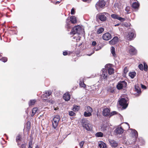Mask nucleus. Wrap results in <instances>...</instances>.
<instances>
[{
  "label": "nucleus",
  "instance_id": "nucleus-54",
  "mask_svg": "<svg viewBox=\"0 0 148 148\" xmlns=\"http://www.w3.org/2000/svg\"><path fill=\"white\" fill-rule=\"evenodd\" d=\"M125 123L127 125V126H128V128H130L129 125L128 124V123Z\"/></svg>",
  "mask_w": 148,
  "mask_h": 148
},
{
  "label": "nucleus",
  "instance_id": "nucleus-55",
  "mask_svg": "<svg viewBox=\"0 0 148 148\" xmlns=\"http://www.w3.org/2000/svg\"><path fill=\"white\" fill-rule=\"evenodd\" d=\"M67 27L68 28H70V27H69V26L68 25H67V26L66 27Z\"/></svg>",
  "mask_w": 148,
  "mask_h": 148
},
{
  "label": "nucleus",
  "instance_id": "nucleus-14",
  "mask_svg": "<svg viewBox=\"0 0 148 148\" xmlns=\"http://www.w3.org/2000/svg\"><path fill=\"white\" fill-rule=\"evenodd\" d=\"M118 37H115L109 41V43L111 45H114L117 43L118 41Z\"/></svg>",
  "mask_w": 148,
  "mask_h": 148
},
{
  "label": "nucleus",
  "instance_id": "nucleus-3",
  "mask_svg": "<svg viewBox=\"0 0 148 148\" xmlns=\"http://www.w3.org/2000/svg\"><path fill=\"white\" fill-rule=\"evenodd\" d=\"M108 14L106 12L100 13L97 15L98 18L99 20L103 22L105 21L107 19L106 16H107Z\"/></svg>",
  "mask_w": 148,
  "mask_h": 148
},
{
  "label": "nucleus",
  "instance_id": "nucleus-26",
  "mask_svg": "<svg viewBox=\"0 0 148 148\" xmlns=\"http://www.w3.org/2000/svg\"><path fill=\"white\" fill-rule=\"evenodd\" d=\"M36 102V100L35 99L30 100L29 103V106L34 105Z\"/></svg>",
  "mask_w": 148,
  "mask_h": 148
},
{
  "label": "nucleus",
  "instance_id": "nucleus-48",
  "mask_svg": "<svg viewBox=\"0 0 148 148\" xmlns=\"http://www.w3.org/2000/svg\"><path fill=\"white\" fill-rule=\"evenodd\" d=\"M63 55L64 56H66L67 55V52L66 51L64 52H63Z\"/></svg>",
  "mask_w": 148,
  "mask_h": 148
},
{
  "label": "nucleus",
  "instance_id": "nucleus-57",
  "mask_svg": "<svg viewBox=\"0 0 148 148\" xmlns=\"http://www.w3.org/2000/svg\"><path fill=\"white\" fill-rule=\"evenodd\" d=\"M94 53V51H93V53H91L90 54V55H88V56H91L92 54L93 53Z\"/></svg>",
  "mask_w": 148,
  "mask_h": 148
},
{
  "label": "nucleus",
  "instance_id": "nucleus-39",
  "mask_svg": "<svg viewBox=\"0 0 148 148\" xmlns=\"http://www.w3.org/2000/svg\"><path fill=\"white\" fill-rule=\"evenodd\" d=\"M144 69L145 71H147V64H145V63H144Z\"/></svg>",
  "mask_w": 148,
  "mask_h": 148
},
{
  "label": "nucleus",
  "instance_id": "nucleus-50",
  "mask_svg": "<svg viewBox=\"0 0 148 148\" xmlns=\"http://www.w3.org/2000/svg\"><path fill=\"white\" fill-rule=\"evenodd\" d=\"M141 87H142V88H143L145 89L146 88V86H145L143 85H142Z\"/></svg>",
  "mask_w": 148,
  "mask_h": 148
},
{
  "label": "nucleus",
  "instance_id": "nucleus-53",
  "mask_svg": "<svg viewBox=\"0 0 148 148\" xmlns=\"http://www.w3.org/2000/svg\"><path fill=\"white\" fill-rule=\"evenodd\" d=\"M31 145H30V143H29V148H32V147L31 146Z\"/></svg>",
  "mask_w": 148,
  "mask_h": 148
},
{
  "label": "nucleus",
  "instance_id": "nucleus-43",
  "mask_svg": "<svg viewBox=\"0 0 148 148\" xmlns=\"http://www.w3.org/2000/svg\"><path fill=\"white\" fill-rule=\"evenodd\" d=\"M75 10L74 8H73L71 10V14H74L75 13Z\"/></svg>",
  "mask_w": 148,
  "mask_h": 148
},
{
  "label": "nucleus",
  "instance_id": "nucleus-60",
  "mask_svg": "<svg viewBox=\"0 0 148 148\" xmlns=\"http://www.w3.org/2000/svg\"><path fill=\"white\" fill-rule=\"evenodd\" d=\"M95 50L96 51H97L98 50V49H96L95 48Z\"/></svg>",
  "mask_w": 148,
  "mask_h": 148
},
{
  "label": "nucleus",
  "instance_id": "nucleus-10",
  "mask_svg": "<svg viewBox=\"0 0 148 148\" xmlns=\"http://www.w3.org/2000/svg\"><path fill=\"white\" fill-rule=\"evenodd\" d=\"M111 16L114 19H116L119 20L121 22H123L125 20V18L120 17L119 15L116 14H113L111 15Z\"/></svg>",
  "mask_w": 148,
  "mask_h": 148
},
{
  "label": "nucleus",
  "instance_id": "nucleus-46",
  "mask_svg": "<svg viewBox=\"0 0 148 148\" xmlns=\"http://www.w3.org/2000/svg\"><path fill=\"white\" fill-rule=\"evenodd\" d=\"M106 127H102L101 128V129L103 131H104L106 130Z\"/></svg>",
  "mask_w": 148,
  "mask_h": 148
},
{
  "label": "nucleus",
  "instance_id": "nucleus-59",
  "mask_svg": "<svg viewBox=\"0 0 148 148\" xmlns=\"http://www.w3.org/2000/svg\"><path fill=\"white\" fill-rule=\"evenodd\" d=\"M57 109H58V108H55L54 109V110H57Z\"/></svg>",
  "mask_w": 148,
  "mask_h": 148
},
{
  "label": "nucleus",
  "instance_id": "nucleus-12",
  "mask_svg": "<svg viewBox=\"0 0 148 148\" xmlns=\"http://www.w3.org/2000/svg\"><path fill=\"white\" fill-rule=\"evenodd\" d=\"M109 142L112 147H116L117 146V143L116 141L113 140L109 139Z\"/></svg>",
  "mask_w": 148,
  "mask_h": 148
},
{
  "label": "nucleus",
  "instance_id": "nucleus-5",
  "mask_svg": "<svg viewBox=\"0 0 148 148\" xmlns=\"http://www.w3.org/2000/svg\"><path fill=\"white\" fill-rule=\"evenodd\" d=\"M103 115L105 116H111L115 114H116V112L113 111L112 112L110 113V110L108 108H105L103 109Z\"/></svg>",
  "mask_w": 148,
  "mask_h": 148
},
{
  "label": "nucleus",
  "instance_id": "nucleus-23",
  "mask_svg": "<svg viewBox=\"0 0 148 148\" xmlns=\"http://www.w3.org/2000/svg\"><path fill=\"white\" fill-rule=\"evenodd\" d=\"M16 141L18 145H19V142L21 141V136L20 135H18L17 136Z\"/></svg>",
  "mask_w": 148,
  "mask_h": 148
},
{
  "label": "nucleus",
  "instance_id": "nucleus-40",
  "mask_svg": "<svg viewBox=\"0 0 148 148\" xmlns=\"http://www.w3.org/2000/svg\"><path fill=\"white\" fill-rule=\"evenodd\" d=\"M84 143V142L83 141L80 142L79 143V145L80 147V148H82L83 145Z\"/></svg>",
  "mask_w": 148,
  "mask_h": 148
},
{
  "label": "nucleus",
  "instance_id": "nucleus-15",
  "mask_svg": "<svg viewBox=\"0 0 148 148\" xmlns=\"http://www.w3.org/2000/svg\"><path fill=\"white\" fill-rule=\"evenodd\" d=\"M129 50L130 53L132 55H134L136 53V50L132 46H130Z\"/></svg>",
  "mask_w": 148,
  "mask_h": 148
},
{
  "label": "nucleus",
  "instance_id": "nucleus-25",
  "mask_svg": "<svg viewBox=\"0 0 148 148\" xmlns=\"http://www.w3.org/2000/svg\"><path fill=\"white\" fill-rule=\"evenodd\" d=\"M114 70L111 67H110L108 69V73L110 75H111L112 74L114 73Z\"/></svg>",
  "mask_w": 148,
  "mask_h": 148
},
{
  "label": "nucleus",
  "instance_id": "nucleus-20",
  "mask_svg": "<svg viewBox=\"0 0 148 148\" xmlns=\"http://www.w3.org/2000/svg\"><path fill=\"white\" fill-rule=\"evenodd\" d=\"M70 21L72 23H76L77 20L76 17L73 16H71L70 17Z\"/></svg>",
  "mask_w": 148,
  "mask_h": 148
},
{
  "label": "nucleus",
  "instance_id": "nucleus-42",
  "mask_svg": "<svg viewBox=\"0 0 148 148\" xmlns=\"http://www.w3.org/2000/svg\"><path fill=\"white\" fill-rule=\"evenodd\" d=\"M128 71V69L127 67H125L124 69V72L125 74H126Z\"/></svg>",
  "mask_w": 148,
  "mask_h": 148
},
{
  "label": "nucleus",
  "instance_id": "nucleus-16",
  "mask_svg": "<svg viewBox=\"0 0 148 148\" xmlns=\"http://www.w3.org/2000/svg\"><path fill=\"white\" fill-rule=\"evenodd\" d=\"M124 130L121 127H118L115 130V132L117 134H121L123 133Z\"/></svg>",
  "mask_w": 148,
  "mask_h": 148
},
{
  "label": "nucleus",
  "instance_id": "nucleus-47",
  "mask_svg": "<svg viewBox=\"0 0 148 148\" xmlns=\"http://www.w3.org/2000/svg\"><path fill=\"white\" fill-rule=\"evenodd\" d=\"M130 24L127 23H125L124 24V25L126 27H128L129 26Z\"/></svg>",
  "mask_w": 148,
  "mask_h": 148
},
{
  "label": "nucleus",
  "instance_id": "nucleus-32",
  "mask_svg": "<svg viewBox=\"0 0 148 148\" xmlns=\"http://www.w3.org/2000/svg\"><path fill=\"white\" fill-rule=\"evenodd\" d=\"M51 92L50 91H46L44 95L45 96L46 98H47L51 94Z\"/></svg>",
  "mask_w": 148,
  "mask_h": 148
},
{
  "label": "nucleus",
  "instance_id": "nucleus-30",
  "mask_svg": "<svg viewBox=\"0 0 148 148\" xmlns=\"http://www.w3.org/2000/svg\"><path fill=\"white\" fill-rule=\"evenodd\" d=\"M132 132L133 134H134V138L135 139L138 136V132H137L134 130H132Z\"/></svg>",
  "mask_w": 148,
  "mask_h": 148
},
{
  "label": "nucleus",
  "instance_id": "nucleus-61",
  "mask_svg": "<svg viewBox=\"0 0 148 148\" xmlns=\"http://www.w3.org/2000/svg\"><path fill=\"white\" fill-rule=\"evenodd\" d=\"M120 148H122V147H120Z\"/></svg>",
  "mask_w": 148,
  "mask_h": 148
},
{
  "label": "nucleus",
  "instance_id": "nucleus-24",
  "mask_svg": "<svg viewBox=\"0 0 148 148\" xmlns=\"http://www.w3.org/2000/svg\"><path fill=\"white\" fill-rule=\"evenodd\" d=\"M86 110L88 112L91 113L92 112V109L90 107L87 106H86Z\"/></svg>",
  "mask_w": 148,
  "mask_h": 148
},
{
  "label": "nucleus",
  "instance_id": "nucleus-34",
  "mask_svg": "<svg viewBox=\"0 0 148 148\" xmlns=\"http://www.w3.org/2000/svg\"><path fill=\"white\" fill-rule=\"evenodd\" d=\"M135 89L136 90V91L138 93H139L140 92V88H139L138 86H135Z\"/></svg>",
  "mask_w": 148,
  "mask_h": 148
},
{
  "label": "nucleus",
  "instance_id": "nucleus-29",
  "mask_svg": "<svg viewBox=\"0 0 148 148\" xmlns=\"http://www.w3.org/2000/svg\"><path fill=\"white\" fill-rule=\"evenodd\" d=\"M103 135V134L102 133L99 132L95 134V136L97 137H102Z\"/></svg>",
  "mask_w": 148,
  "mask_h": 148
},
{
  "label": "nucleus",
  "instance_id": "nucleus-51",
  "mask_svg": "<svg viewBox=\"0 0 148 148\" xmlns=\"http://www.w3.org/2000/svg\"><path fill=\"white\" fill-rule=\"evenodd\" d=\"M60 3V1H56V3H55V4H58L59 3Z\"/></svg>",
  "mask_w": 148,
  "mask_h": 148
},
{
  "label": "nucleus",
  "instance_id": "nucleus-56",
  "mask_svg": "<svg viewBox=\"0 0 148 148\" xmlns=\"http://www.w3.org/2000/svg\"><path fill=\"white\" fill-rule=\"evenodd\" d=\"M21 141L19 142V145H18L19 147H20V145H21Z\"/></svg>",
  "mask_w": 148,
  "mask_h": 148
},
{
  "label": "nucleus",
  "instance_id": "nucleus-44",
  "mask_svg": "<svg viewBox=\"0 0 148 148\" xmlns=\"http://www.w3.org/2000/svg\"><path fill=\"white\" fill-rule=\"evenodd\" d=\"M20 148H25L26 147V144H22L21 145L20 147Z\"/></svg>",
  "mask_w": 148,
  "mask_h": 148
},
{
  "label": "nucleus",
  "instance_id": "nucleus-33",
  "mask_svg": "<svg viewBox=\"0 0 148 148\" xmlns=\"http://www.w3.org/2000/svg\"><path fill=\"white\" fill-rule=\"evenodd\" d=\"M92 115L91 113L88 112H85L84 113V115L85 117L90 116Z\"/></svg>",
  "mask_w": 148,
  "mask_h": 148
},
{
  "label": "nucleus",
  "instance_id": "nucleus-17",
  "mask_svg": "<svg viewBox=\"0 0 148 148\" xmlns=\"http://www.w3.org/2000/svg\"><path fill=\"white\" fill-rule=\"evenodd\" d=\"M63 98L65 101H68L70 99V95L69 93H66L64 95Z\"/></svg>",
  "mask_w": 148,
  "mask_h": 148
},
{
  "label": "nucleus",
  "instance_id": "nucleus-6",
  "mask_svg": "<svg viewBox=\"0 0 148 148\" xmlns=\"http://www.w3.org/2000/svg\"><path fill=\"white\" fill-rule=\"evenodd\" d=\"M81 28V27L79 25L74 27L72 29L71 32L70 33V34L71 35L76 34H80Z\"/></svg>",
  "mask_w": 148,
  "mask_h": 148
},
{
  "label": "nucleus",
  "instance_id": "nucleus-13",
  "mask_svg": "<svg viewBox=\"0 0 148 148\" xmlns=\"http://www.w3.org/2000/svg\"><path fill=\"white\" fill-rule=\"evenodd\" d=\"M102 73L101 75V77H103L104 79H107V74L106 69H103L102 70Z\"/></svg>",
  "mask_w": 148,
  "mask_h": 148
},
{
  "label": "nucleus",
  "instance_id": "nucleus-21",
  "mask_svg": "<svg viewBox=\"0 0 148 148\" xmlns=\"http://www.w3.org/2000/svg\"><path fill=\"white\" fill-rule=\"evenodd\" d=\"M38 109L37 108H33L32 110L31 116H33L34 115V114H36V112L38 111Z\"/></svg>",
  "mask_w": 148,
  "mask_h": 148
},
{
  "label": "nucleus",
  "instance_id": "nucleus-1",
  "mask_svg": "<svg viewBox=\"0 0 148 148\" xmlns=\"http://www.w3.org/2000/svg\"><path fill=\"white\" fill-rule=\"evenodd\" d=\"M83 127L88 131H90L92 130L91 124L89 121L85 119H83L82 121Z\"/></svg>",
  "mask_w": 148,
  "mask_h": 148
},
{
  "label": "nucleus",
  "instance_id": "nucleus-7",
  "mask_svg": "<svg viewBox=\"0 0 148 148\" xmlns=\"http://www.w3.org/2000/svg\"><path fill=\"white\" fill-rule=\"evenodd\" d=\"M127 86V83L125 81H122L119 82L117 85V88L119 90L123 88H124Z\"/></svg>",
  "mask_w": 148,
  "mask_h": 148
},
{
  "label": "nucleus",
  "instance_id": "nucleus-11",
  "mask_svg": "<svg viewBox=\"0 0 148 148\" xmlns=\"http://www.w3.org/2000/svg\"><path fill=\"white\" fill-rule=\"evenodd\" d=\"M102 37L104 40H107L110 39L111 38V36L110 33H106L103 35Z\"/></svg>",
  "mask_w": 148,
  "mask_h": 148
},
{
  "label": "nucleus",
  "instance_id": "nucleus-22",
  "mask_svg": "<svg viewBox=\"0 0 148 148\" xmlns=\"http://www.w3.org/2000/svg\"><path fill=\"white\" fill-rule=\"evenodd\" d=\"M111 52L112 55L114 57L116 56V55L115 54V49L113 47H112L111 49Z\"/></svg>",
  "mask_w": 148,
  "mask_h": 148
},
{
  "label": "nucleus",
  "instance_id": "nucleus-31",
  "mask_svg": "<svg viewBox=\"0 0 148 148\" xmlns=\"http://www.w3.org/2000/svg\"><path fill=\"white\" fill-rule=\"evenodd\" d=\"M104 30V29L102 27H100L97 30V33L100 34L102 33Z\"/></svg>",
  "mask_w": 148,
  "mask_h": 148
},
{
  "label": "nucleus",
  "instance_id": "nucleus-37",
  "mask_svg": "<svg viewBox=\"0 0 148 148\" xmlns=\"http://www.w3.org/2000/svg\"><path fill=\"white\" fill-rule=\"evenodd\" d=\"M0 60L3 62H5L7 60V58L6 57H3L1 58L0 59Z\"/></svg>",
  "mask_w": 148,
  "mask_h": 148
},
{
  "label": "nucleus",
  "instance_id": "nucleus-38",
  "mask_svg": "<svg viewBox=\"0 0 148 148\" xmlns=\"http://www.w3.org/2000/svg\"><path fill=\"white\" fill-rule=\"evenodd\" d=\"M69 115L71 116H73L75 115V113L73 111H70L69 112Z\"/></svg>",
  "mask_w": 148,
  "mask_h": 148
},
{
  "label": "nucleus",
  "instance_id": "nucleus-8",
  "mask_svg": "<svg viewBox=\"0 0 148 148\" xmlns=\"http://www.w3.org/2000/svg\"><path fill=\"white\" fill-rule=\"evenodd\" d=\"M106 5V3L104 1H100L97 2L95 5V7L97 9L99 7L101 8L103 7Z\"/></svg>",
  "mask_w": 148,
  "mask_h": 148
},
{
  "label": "nucleus",
  "instance_id": "nucleus-9",
  "mask_svg": "<svg viewBox=\"0 0 148 148\" xmlns=\"http://www.w3.org/2000/svg\"><path fill=\"white\" fill-rule=\"evenodd\" d=\"M135 36L134 30H132L129 33L127 36V38L128 40H131L132 38H135Z\"/></svg>",
  "mask_w": 148,
  "mask_h": 148
},
{
  "label": "nucleus",
  "instance_id": "nucleus-27",
  "mask_svg": "<svg viewBox=\"0 0 148 148\" xmlns=\"http://www.w3.org/2000/svg\"><path fill=\"white\" fill-rule=\"evenodd\" d=\"M136 73L135 72H130L129 74V76L132 78H134L135 76Z\"/></svg>",
  "mask_w": 148,
  "mask_h": 148
},
{
  "label": "nucleus",
  "instance_id": "nucleus-4",
  "mask_svg": "<svg viewBox=\"0 0 148 148\" xmlns=\"http://www.w3.org/2000/svg\"><path fill=\"white\" fill-rule=\"evenodd\" d=\"M60 119V116L58 115L54 117L52 122V125L54 128H56L57 126Z\"/></svg>",
  "mask_w": 148,
  "mask_h": 148
},
{
  "label": "nucleus",
  "instance_id": "nucleus-19",
  "mask_svg": "<svg viewBox=\"0 0 148 148\" xmlns=\"http://www.w3.org/2000/svg\"><path fill=\"white\" fill-rule=\"evenodd\" d=\"M139 6V4L138 2H135L132 4V7L134 9H138Z\"/></svg>",
  "mask_w": 148,
  "mask_h": 148
},
{
  "label": "nucleus",
  "instance_id": "nucleus-36",
  "mask_svg": "<svg viewBox=\"0 0 148 148\" xmlns=\"http://www.w3.org/2000/svg\"><path fill=\"white\" fill-rule=\"evenodd\" d=\"M125 10L126 12V13H129L130 11V7L129 6L126 7L125 8Z\"/></svg>",
  "mask_w": 148,
  "mask_h": 148
},
{
  "label": "nucleus",
  "instance_id": "nucleus-41",
  "mask_svg": "<svg viewBox=\"0 0 148 148\" xmlns=\"http://www.w3.org/2000/svg\"><path fill=\"white\" fill-rule=\"evenodd\" d=\"M138 67L141 70H143V66L142 64H139L138 66Z\"/></svg>",
  "mask_w": 148,
  "mask_h": 148
},
{
  "label": "nucleus",
  "instance_id": "nucleus-2",
  "mask_svg": "<svg viewBox=\"0 0 148 148\" xmlns=\"http://www.w3.org/2000/svg\"><path fill=\"white\" fill-rule=\"evenodd\" d=\"M128 99L127 97H126L124 98H121L119 101V104L124 109H125L127 106L128 105Z\"/></svg>",
  "mask_w": 148,
  "mask_h": 148
},
{
  "label": "nucleus",
  "instance_id": "nucleus-45",
  "mask_svg": "<svg viewBox=\"0 0 148 148\" xmlns=\"http://www.w3.org/2000/svg\"><path fill=\"white\" fill-rule=\"evenodd\" d=\"M96 44V42L95 41H93L92 43V45L93 46H95Z\"/></svg>",
  "mask_w": 148,
  "mask_h": 148
},
{
  "label": "nucleus",
  "instance_id": "nucleus-35",
  "mask_svg": "<svg viewBox=\"0 0 148 148\" xmlns=\"http://www.w3.org/2000/svg\"><path fill=\"white\" fill-rule=\"evenodd\" d=\"M79 85L80 86L83 87V88H85L86 87V85L84 83L81 81H80L79 82Z\"/></svg>",
  "mask_w": 148,
  "mask_h": 148
},
{
  "label": "nucleus",
  "instance_id": "nucleus-49",
  "mask_svg": "<svg viewBox=\"0 0 148 148\" xmlns=\"http://www.w3.org/2000/svg\"><path fill=\"white\" fill-rule=\"evenodd\" d=\"M83 1L85 2H90L89 0H82Z\"/></svg>",
  "mask_w": 148,
  "mask_h": 148
},
{
  "label": "nucleus",
  "instance_id": "nucleus-58",
  "mask_svg": "<svg viewBox=\"0 0 148 148\" xmlns=\"http://www.w3.org/2000/svg\"><path fill=\"white\" fill-rule=\"evenodd\" d=\"M36 148H39V147L38 146V145H37L36 147Z\"/></svg>",
  "mask_w": 148,
  "mask_h": 148
},
{
  "label": "nucleus",
  "instance_id": "nucleus-18",
  "mask_svg": "<svg viewBox=\"0 0 148 148\" xmlns=\"http://www.w3.org/2000/svg\"><path fill=\"white\" fill-rule=\"evenodd\" d=\"M99 147L100 148H107L106 145L103 142L99 143Z\"/></svg>",
  "mask_w": 148,
  "mask_h": 148
},
{
  "label": "nucleus",
  "instance_id": "nucleus-52",
  "mask_svg": "<svg viewBox=\"0 0 148 148\" xmlns=\"http://www.w3.org/2000/svg\"><path fill=\"white\" fill-rule=\"evenodd\" d=\"M119 25H120V24L118 23V24H116V25H114V26H119Z\"/></svg>",
  "mask_w": 148,
  "mask_h": 148
},
{
  "label": "nucleus",
  "instance_id": "nucleus-28",
  "mask_svg": "<svg viewBox=\"0 0 148 148\" xmlns=\"http://www.w3.org/2000/svg\"><path fill=\"white\" fill-rule=\"evenodd\" d=\"M80 109V107L79 106L74 105L73 106V110L74 111H78Z\"/></svg>",
  "mask_w": 148,
  "mask_h": 148
}]
</instances>
